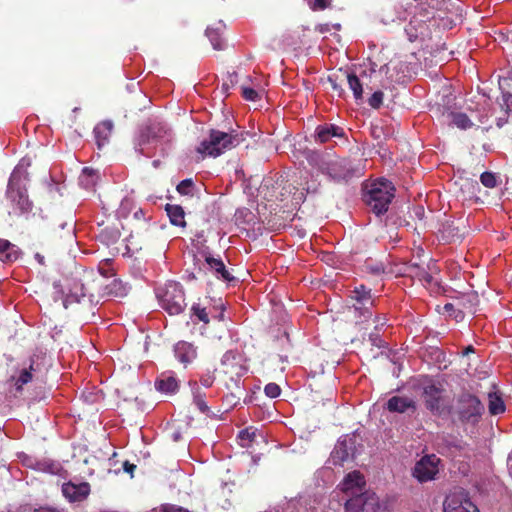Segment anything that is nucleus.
Masks as SVG:
<instances>
[{
    "mask_svg": "<svg viewBox=\"0 0 512 512\" xmlns=\"http://www.w3.org/2000/svg\"><path fill=\"white\" fill-rule=\"evenodd\" d=\"M345 75L348 86L353 92L355 101H361L363 99V82L355 73H346Z\"/></svg>",
    "mask_w": 512,
    "mask_h": 512,
    "instance_id": "obj_29",
    "label": "nucleus"
},
{
    "mask_svg": "<svg viewBox=\"0 0 512 512\" xmlns=\"http://www.w3.org/2000/svg\"><path fill=\"white\" fill-rule=\"evenodd\" d=\"M384 94L382 91H375L368 99V104L373 109H379L383 104Z\"/></svg>",
    "mask_w": 512,
    "mask_h": 512,
    "instance_id": "obj_41",
    "label": "nucleus"
},
{
    "mask_svg": "<svg viewBox=\"0 0 512 512\" xmlns=\"http://www.w3.org/2000/svg\"><path fill=\"white\" fill-rule=\"evenodd\" d=\"M472 352H474V347L472 345H469L464 349L463 355H468L469 353H472Z\"/></svg>",
    "mask_w": 512,
    "mask_h": 512,
    "instance_id": "obj_57",
    "label": "nucleus"
},
{
    "mask_svg": "<svg viewBox=\"0 0 512 512\" xmlns=\"http://www.w3.org/2000/svg\"><path fill=\"white\" fill-rule=\"evenodd\" d=\"M349 450L346 442H338L331 453V459L334 465H342L349 458Z\"/></svg>",
    "mask_w": 512,
    "mask_h": 512,
    "instance_id": "obj_32",
    "label": "nucleus"
},
{
    "mask_svg": "<svg viewBox=\"0 0 512 512\" xmlns=\"http://www.w3.org/2000/svg\"><path fill=\"white\" fill-rule=\"evenodd\" d=\"M481 183L487 188H495L499 185V177L492 172H483L480 176Z\"/></svg>",
    "mask_w": 512,
    "mask_h": 512,
    "instance_id": "obj_37",
    "label": "nucleus"
},
{
    "mask_svg": "<svg viewBox=\"0 0 512 512\" xmlns=\"http://www.w3.org/2000/svg\"><path fill=\"white\" fill-rule=\"evenodd\" d=\"M20 256L18 247L6 239H0V260L2 262H15Z\"/></svg>",
    "mask_w": 512,
    "mask_h": 512,
    "instance_id": "obj_24",
    "label": "nucleus"
},
{
    "mask_svg": "<svg viewBox=\"0 0 512 512\" xmlns=\"http://www.w3.org/2000/svg\"><path fill=\"white\" fill-rule=\"evenodd\" d=\"M449 118L451 119V123L459 129L466 130L473 126L470 118L462 112H450Z\"/></svg>",
    "mask_w": 512,
    "mask_h": 512,
    "instance_id": "obj_34",
    "label": "nucleus"
},
{
    "mask_svg": "<svg viewBox=\"0 0 512 512\" xmlns=\"http://www.w3.org/2000/svg\"><path fill=\"white\" fill-rule=\"evenodd\" d=\"M502 99L503 103L501 104V106L508 113L512 109V94L508 92L503 93Z\"/></svg>",
    "mask_w": 512,
    "mask_h": 512,
    "instance_id": "obj_45",
    "label": "nucleus"
},
{
    "mask_svg": "<svg viewBox=\"0 0 512 512\" xmlns=\"http://www.w3.org/2000/svg\"><path fill=\"white\" fill-rule=\"evenodd\" d=\"M221 367L223 373L230 378L237 389V393H231V395L240 398L242 394L240 379L247 372L243 355L235 350L226 351L221 359Z\"/></svg>",
    "mask_w": 512,
    "mask_h": 512,
    "instance_id": "obj_4",
    "label": "nucleus"
},
{
    "mask_svg": "<svg viewBox=\"0 0 512 512\" xmlns=\"http://www.w3.org/2000/svg\"><path fill=\"white\" fill-rule=\"evenodd\" d=\"M161 307L170 315H178L183 312L186 303L183 288L178 283H169L160 296Z\"/></svg>",
    "mask_w": 512,
    "mask_h": 512,
    "instance_id": "obj_7",
    "label": "nucleus"
},
{
    "mask_svg": "<svg viewBox=\"0 0 512 512\" xmlns=\"http://www.w3.org/2000/svg\"><path fill=\"white\" fill-rule=\"evenodd\" d=\"M163 512H189L188 510L184 508H176L174 506H166L163 508Z\"/></svg>",
    "mask_w": 512,
    "mask_h": 512,
    "instance_id": "obj_52",
    "label": "nucleus"
},
{
    "mask_svg": "<svg viewBox=\"0 0 512 512\" xmlns=\"http://www.w3.org/2000/svg\"><path fill=\"white\" fill-rule=\"evenodd\" d=\"M237 128H239L237 126ZM247 132L230 128L228 132L211 129L209 140L200 143L197 151L201 154L217 157L226 150L237 147L246 140Z\"/></svg>",
    "mask_w": 512,
    "mask_h": 512,
    "instance_id": "obj_2",
    "label": "nucleus"
},
{
    "mask_svg": "<svg viewBox=\"0 0 512 512\" xmlns=\"http://www.w3.org/2000/svg\"><path fill=\"white\" fill-rule=\"evenodd\" d=\"M327 173L337 182H346L355 175V169L349 159L342 158L331 161L327 166Z\"/></svg>",
    "mask_w": 512,
    "mask_h": 512,
    "instance_id": "obj_13",
    "label": "nucleus"
},
{
    "mask_svg": "<svg viewBox=\"0 0 512 512\" xmlns=\"http://www.w3.org/2000/svg\"><path fill=\"white\" fill-rule=\"evenodd\" d=\"M99 178L100 176L98 170H95L91 167H84L79 176V183L83 188L92 190L96 186Z\"/></svg>",
    "mask_w": 512,
    "mask_h": 512,
    "instance_id": "obj_26",
    "label": "nucleus"
},
{
    "mask_svg": "<svg viewBox=\"0 0 512 512\" xmlns=\"http://www.w3.org/2000/svg\"><path fill=\"white\" fill-rule=\"evenodd\" d=\"M453 307V304H446L445 305V308L448 310V309H451Z\"/></svg>",
    "mask_w": 512,
    "mask_h": 512,
    "instance_id": "obj_59",
    "label": "nucleus"
},
{
    "mask_svg": "<svg viewBox=\"0 0 512 512\" xmlns=\"http://www.w3.org/2000/svg\"><path fill=\"white\" fill-rule=\"evenodd\" d=\"M169 134L166 125L157 121H150L144 125L135 142V149L142 155L150 156V152L146 151L149 145H156L160 140Z\"/></svg>",
    "mask_w": 512,
    "mask_h": 512,
    "instance_id": "obj_5",
    "label": "nucleus"
},
{
    "mask_svg": "<svg viewBox=\"0 0 512 512\" xmlns=\"http://www.w3.org/2000/svg\"><path fill=\"white\" fill-rule=\"evenodd\" d=\"M7 197L13 205L15 214L22 215L31 212L33 203L29 200L26 188L21 186L15 173L9 179Z\"/></svg>",
    "mask_w": 512,
    "mask_h": 512,
    "instance_id": "obj_6",
    "label": "nucleus"
},
{
    "mask_svg": "<svg viewBox=\"0 0 512 512\" xmlns=\"http://www.w3.org/2000/svg\"><path fill=\"white\" fill-rule=\"evenodd\" d=\"M386 409L393 413H404L408 410L414 412L416 410V403L408 397L393 396L387 401Z\"/></svg>",
    "mask_w": 512,
    "mask_h": 512,
    "instance_id": "obj_21",
    "label": "nucleus"
},
{
    "mask_svg": "<svg viewBox=\"0 0 512 512\" xmlns=\"http://www.w3.org/2000/svg\"><path fill=\"white\" fill-rule=\"evenodd\" d=\"M329 82L331 83V86H332V89L336 92H338V95L339 96H342L343 93H344V90L343 88L335 81L332 79V77H329Z\"/></svg>",
    "mask_w": 512,
    "mask_h": 512,
    "instance_id": "obj_48",
    "label": "nucleus"
},
{
    "mask_svg": "<svg viewBox=\"0 0 512 512\" xmlns=\"http://www.w3.org/2000/svg\"><path fill=\"white\" fill-rule=\"evenodd\" d=\"M134 218L137 219V220H140V219L144 218V211L141 208H138L134 212Z\"/></svg>",
    "mask_w": 512,
    "mask_h": 512,
    "instance_id": "obj_55",
    "label": "nucleus"
},
{
    "mask_svg": "<svg viewBox=\"0 0 512 512\" xmlns=\"http://www.w3.org/2000/svg\"><path fill=\"white\" fill-rule=\"evenodd\" d=\"M312 11H323L331 8L333 0H305Z\"/></svg>",
    "mask_w": 512,
    "mask_h": 512,
    "instance_id": "obj_38",
    "label": "nucleus"
},
{
    "mask_svg": "<svg viewBox=\"0 0 512 512\" xmlns=\"http://www.w3.org/2000/svg\"><path fill=\"white\" fill-rule=\"evenodd\" d=\"M467 297H468V302L470 304L466 305V303H463V305H462L463 307H473L474 306L473 301H478L477 295L475 293H472V294L468 295Z\"/></svg>",
    "mask_w": 512,
    "mask_h": 512,
    "instance_id": "obj_53",
    "label": "nucleus"
},
{
    "mask_svg": "<svg viewBox=\"0 0 512 512\" xmlns=\"http://www.w3.org/2000/svg\"><path fill=\"white\" fill-rule=\"evenodd\" d=\"M34 512H62L56 508H50V507H40L38 509H35Z\"/></svg>",
    "mask_w": 512,
    "mask_h": 512,
    "instance_id": "obj_54",
    "label": "nucleus"
},
{
    "mask_svg": "<svg viewBox=\"0 0 512 512\" xmlns=\"http://www.w3.org/2000/svg\"><path fill=\"white\" fill-rule=\"evenodd\" d=\"M174 356L184 366L192 363L197 357L196 347L186 341H178L174 345Z\"/></svg>",
    "mask_w": 512,
    "mask_h": 512,
    "instance_id": "obj_16",
    "label": "nucleus"
},
{
    "mask_svg": "<svg viewBox=\"0 0 512 512\" xmlns=\"http://www.w3.org/2000/svg\"><path fill=\"white\" fill-rule=\"evenodd\" d=\"M264 392L269 398H276L280 395L281 389L276 383H268L264 388Z\"/></svg>",
    "mask_w": 512,
    "mask_h": 512,
    "instance_id": "obj_43",
    "label": "nucleus"
},
{
    "mask_svg": "<svg viewBox=\"0 0 512 512\" xmlns=\"http://www.w3.org/2000/svg\"><path fill=\"white\" fill-rule=\"evenodd\" d=\"M35 469L41 472L56 475L62 470V466L59 462L55 460L43 458L41 460L36 461Z\"/></svg>",
    "mask_w": 512,
    "mask_h": 512,
    "instance_id": "obj_30",
    "label": "nucleus"
},
{
    "mask_svg": "<svg viewBox=\"0 0 512 512\" xmlns=\"http://www.w3.org/2000/svg\"><path fill=\"white\" fill-rule=\"evenodd\" d=\"M194 187V182L192 179H184L182 180L176 187V190L181 195H192V190Z\"/></svg>",
    "mask_w": 512,
    "mask_h": 512,
    "instance_id": "obj_39",
    "label": "nucleus"
},
{
    "mask_svg": "<svg viewBox=\"0 0 512 512\" xmlns=\"http://www.w3.org/2000/svg\"><path fill=\"white\" fill-rule=\"evenodd\" d=\"M440 459L434 455H425L416 462L412 475L420 482L431 481L439 472Z\"/></svg>",
    "mask_w": 512,
    "mask_h": 512,
    "instance_id": "obj_10",
    "label": "nucleus"
},
{
    "mask_svg": "<svg viewBox=\"0 0 512 512\" xmlns=\"http://www.w3.org/2000/svg\"><path fill=\"white\" fill-rule=\"evenodd\" d=\"M132 206L133 201L130 198H124L117 210L118 217L126 218L129 215Z\"/></svg>",
    "mask_w": 512,
    "mask_h": 512,
    "instance_id": "obj_40",
    "label": "nucleus"
},
{
    "mask_svg": "<svg viewBox=\"0 0 512 512\" xmlns=\"http://www.w3.org/2000/svg\"><path fill=\"white\" fill-rule=\"evenodd\" d=\"M165 210L169 217L170 223L174 226L184 228L186 226L185 212L180 205L166 204Z\"/></svg>",
    "mask_w": 512,
    "mask_h": 512,
    "instance_id": "obj_27",
    "label": "nucleus"
},
{
    "mask_svg": "<svg viewBox=\"0 0 512 512\" xmlns=\"http://www.w3.org/2000/svg\"><path fill=\"white\" fill-rule=\"evenodd\" d=\"M466 500L468 499L461 493H451L447 495L443 502V512H453V510L463 505Z\"/></svg>",
    "mask_w": 512,
    "mask_h": 512,
    "instance_id": "obj_31",
    "label": "nucleus"
},
{
    "mask_svg": "<svg viewBox=\"0 0 512 512\" xmlns=\"http://www.w3.org/2000/svg\"><path fill=\"white\" fill-rule=\"evenodd\" d=\"M402 275L417 279L424 284H431L433 281L432 275L429 273L428 268L418 263H407L402 268Z\"/></svg>",
    "mask_w": 512,
    "mask_h": 512,
    "instance_id": "obj_18",
    "label": "nucleus"
},
{
    "mask_svg": "<svg viewBox=\"0 0 512 512\" xmlns=\"http://www.w3.org/2000/svg\"><path fill=\"white\" fill-rule=\"evenodd\" d=\"M363 271L372 275H381L385 273V266L382 262L369 258L363 265Z\"/></svg>",
    "mask_w": 512,
    "mask_h": 512,
    "instance_id": "obj_36",
    "label": "nucleus"
},
{
    "mask_svg": "<svg viewBox=\"0 0 512 512\" xmlns=\"http://www.w3.org/2000/svg\"><path fill=\"white\" fill-rule=\"evenodd\" d=\"M254 437H255V433L254 432H250L248 429L242 430L239 433V438L241 440L252 441Z\"/></svg>",
    "mask_w": 512,
    "mask_h": 512,
    "instance_id": "obj_47",
    "label": "nucleus"
},
{
    "mask_svg": "<svg viewBox=\"0 0 512 512\" xmlns=\"http://www.w3.org/2000/svg\"><path fill=\"white\" fill-rule=\"evenodd\" d=\"M215 380L214 373L207 372L206 374L201 375L200 377V383L206 387L209 388L213 385Z\"/></svg>",
    "mask_w": 512,
    "mask_h": 512,
    "instance_id": "obj_44",
    "label": "nucleus"
},
{
    "mask_svg": "<svg viewBox=\"0 0 512 512\" xmlns=\"http://www.w3.org/2000/svg\"><path fill=\"white\" fill-rule=\"evenodd\" d=\"M99 233L97 237L106 245L115 244L121 237L120 229L114 224H99Z\"/></svg>",
    "mask_w": 512,
    "mask_h": 512,
    "instance_id": "obj_23",
    "label": "nucleus"
},
{
    "mask_svg": "<svg viewBox=\"0 0 512 512\" xmlns=\"http://www.w3.org/2000/svg\"><path fill=\"white\" fill-rule=\"evenodd\" d=\"M334 28H335V29H337V30H339V29L341 28V25H340V24H335V25H334Z\"/></svg>",
    "mask_w": 512,
    "mask_h": 512,
    "instance_id": "obj_60",
    "label": "nucleus"
},
{
    "mask_svg": "<svg viewBox=\"0 0 512 512\" xmlns=\"http://www.w3.org/2000/svg\"><path fill=\"white\" fill-rule=\"evenodd\" d=\"M340 488L346 496L365 493L366 481L360 471L348 473L340 483Z\"/></svg>",
    "mask_w": 512,
    "mask_h": 512,
    "instance_id": "obj_14",
    "label": "nucleus"
},
{
    "mask_svg": "<svg viewBox=\"0 0 512 512\" xmlns=\"http://www.w3.org/2000/svg\"><path fill=\"white\" fill-rule=\"evenodd\" d=\"M113 130V123L111 121H102L99 124H97L94 128V136L96 139V143L98 148H101L104 146L112 133Z\"/></svg>",
    "mask_w": 512,
    "mask_h": 512,
    "instance_id": "obj_25",
    "label": "nucleus"
},
{
    "mask_svg": "<svg viewBox=\"0 0 512 512\" xmlns=\"http://www.w3.org/2000/svg\"><path fill=\"white\" fill-rule=\"evenodd\" d=\"M112 285H113L114 287H116V286H120V285H121V283H120V282H118L117 280H114V281H113V283H112Z\"/></svg>",
    "mask_w": 512,
    "mask_h": 512,
    "instance_id": "obj_58",
    "label": "nucleus"
},
{
    "mask_svg": "<svg viewBox=\"0 0 512 512\" xmlns=\"http://www.w3.org/2000/svg\"><path fill=\"white\" fill-rule=\"evenodd\" d=\"M93 285L94 281L87 285L80 282H75L70 294H68L64 300L65 308H67L68 304L73 303H97L98 300L95 299L94 293L91 292Z\"/></svg>",
    "mask_w": 512,
    "mask_h": 512,
    "instance_id": "obj_12",
    "label": "nucleus"
},
{
    "mask_svg": "<svg viewBox=\"0 0 512 512\" xmlns=\"http://www.w3.org/2000/svg\"><path fill=\"white\" fill-rule=\"evenodd\" d=\"M409 41H414L412 36H409Z\"/></svg>",
    "mask_w": 512,
    "mask_h": 512,
    "instance_id": "obj_61",
    "label": "nucleus"
},
{
    "mask_svg": "<svg viewBox=\"0 0 512 512\" xmlns=\"http://www.w3.org/2000/svg\"><path fill=\"white\" fill-rule=\"evenodd\" d=\"M485 412V406L480 398L470 390L462 389L453 397L448 414L461 424H477Z\"/></svg>",
    "mask_w": 512,
    "mask_h": 512,
    "instance_id": "obj_1",
    "label": "nucleus"
},
{
    "mask_svg": "<svg viewBox=\"0 0 512 512\" xmlns=\"http://www.w3.org/2000/svg\"><path fill=\"white\" fill-rule=\"evenodd\" d=\"M488 401V409L491 415H498L505 411L504 401L496 392L488 394Z\"/></svg>",
    "mask_w": 512,
    "mask_h": 512,
    "instance_id": "obj_33",
    "label": "nucleus"
},
{
    "mask_svg": "<svg viewBox=\"0 0 512 512\" xmlns=\"http://www.w3.org/2000/svg\"><path fill=\"white\" fill-rule=\"evenodd\" d=\"M351 299L354 301L353 306L355 310L362 311L364 317H371V307L374 305V298L371 294V289L367 288L364 284L356 286L351 291Z\"/></svg>",
    "mask_w": 512,
    "mask_h": 512,
    "instance_id": "obj_11",
    "label": "nucleus"
},
{
    "mask_svg": "<svg viewBox=\"0 0 512 512\" xmlns=\"http://www.w3.org/2000/svg\"><path fill=\"white\" fill-rule=\"evenodd\" d=\"M242 97L247 101H257L260 99L259 93L253 88L242 87Z\"/></svg>",
    "mask_w": 512,
    "mask_h": 512,
    "instance_id": "obj_42",
    "label": "nucleus"
},
{
    "mask_svg": "<svg viewBox=\"0 0 512 512\" xmlns=\"http://www.w3.org/2000/svg\"><path fill=\"white\" fill-rule=\"evenodd\" d=\"M35 259L37 260V262L40 264V265H44L45 264V258L43 255H41L40 253H36L35 254Z\"/></svg>",
    "mask_w": 512,
    "mask_h": 512,
    "instance_id": "obj_56",
    "label": "nucleus"
},
{
    "mask_svg": "<svg viewBox=\"0 0 512 512\" xmlns=\"http://www.w3.org/2000/svg\"><path fill=\"white\" fill-rule=\"evenodd\" d=\"M394 191L392 182L386 179L377 180L365 195V202L376 215L384 214L394 198Z\"/></svg>",
    "mask_w": 512,
    "mask_h": 512,
    "instance_id": "obj_3",
    "label": "nucleus"
},
{
    "mask_svg": "<svg viewBox=\"0 0 512 512\" xmlns=\"http://www.w3.org/2000/svg\"><path fill=\"white\" fill-rule=\"evenodd\" d=\"M34 371L35 368L33 360H30L28 366L16 369L15 372L6 380L5 385L7 386V395L14 398L21 396L24 385L32 382L34 378Z\"/></svg>",
    "mask_w": 512,
    "mask_h": 512,
    "instance_id": "obj_8",
    "label": "nucleus"
},
{
    "mask_svg": "<svg viewBox=\"0 0 512 512\" xmlns=\"http://www.w3.org/2000/svg\"><path fill=\"white\" fill-rule=\"evenodd\" d=\"M205 262L209 268L215 272L218 279H222L226 282H232L235 280L234 276L226 269L224 262L220 258H214L211 255L205 257Z\"/></svg>",
    "mask_w": 512,
    "mask_h": 512,
    "instance_id": "obj_22",
    "label": "nucleus"
},
{
    "mask_svg": "<svg viewBox=\"0 0 512 512\" xmlns=\"http://www.w3.org/2000/svg\"><path fill=\"white\" fill-rule=\"evenodd\" d=\"M236 77H237L236 73H233V74H231V75L229 76V78H230V84H228V83H226V82L222 84V91H223L224 93H227V92L229 91L230 86L234 84Z\"/></svg>",
    "mask_w": 512,
    "mask_h": 512,
    "instance_id": "obj_49",
    "label": "nucleus"
},
{
    "mask_svg": "<svg viewBox=\"0 0 512 512\" xmlns=\"http://www.w3.org/2000/svg\"><path fill=\"white\" fill-rule=\"evenodd\" d=\"M315 31L319 32V33H327L330 31V25L325 23V24H319L315 27Z\"/></svg>",
    "mask_w": 512,
    "mask_h": 512,
    "instance_id": "obj_51",
    "label": "nucleus"
},
{
    "mask_svg": "<svg viewBox=\"0 0 512 512\" xmlns=\"http://www.w3.org/2000/svg\"><path fill=\"white\" fill-rule=\"evenodd\" d=\"M194 403L202 413H206L209 410L206 402L200 396H195Z\"/></svg>",
    "mask_w": 512,
    "mask_h": 512,
    "instance_id": "obj_46",
    "label": "nucleus"
},
{
    "mask_svg": "<svg viewBox=\"0 0 512 512\" xmlns=\"http://www.w3.org/2000/svg\"><path fill=\"white\" fill-rule=\"evenodd\" d=\"M344 136V129L334 124L319 125L314 134L315 141L319 143H326L333 137L343 138Z\"/></svg>",
    "mask_w": 512,
    "mask_h": 512,
    "instance_id": "obj_19",
    "label": "nucleus"
},
{
    "mask_svg": "<svg viewBox=\"0 0 512 512\" xmlns=\"http://www.w3.org/2000/svg\"><path fill=\"white\" fill-rule=\"evenodd\" d=\"M123 469H124L125 472H127V473L132 475L134 470L136 469V465L132 464V463H129L128 461H125L123 463Z\"/></svg>",
    "mask_w": 512,
    "mask_h": 512,
    "instance_id": "obj_50",
    "label": "nucleus"
},
{
    "mask_svg": "<svg viewBox=\"0 0 512 512\" xmlns=\"http://www.w3.org/2000/svg\"><path fill=\"white\" fill-rule=\"evenodd\" d=\"M206 36L210 40V42L215 50L223 49V39H222V33L220 31V28L208 27L206 29Z\"/></svg>",
    "mask_w": 512,
    "mask_h": 512,
    "instance_id": "obj_35",
    "label": "nucleus"
},
{
    "mask_svg": "<svg viewBox=\"0 0 512 512\" xmlns=\"http://www.w3.org/2000/svg\"><path fill=\"white\" fill-rule=\"evenodd\" d=\"M225 307L221 304V307H213L208 310V307H202L200 304H194L191 307L192 315L195 316L198 321L208 324L210 322L209 315L214 319L222 321L224 319Z\"/></svg>",
    "mask_w": 512,
    "mask_h": 512,
    "instance_id": "obj_17",
    "label": "nucleus"
},
{
    "mask_svg": "<svg viewBox=\"0 0 512 512\" xmlns=\"http://www.w3.org/2000/svg\"><path fill=\"white\" fill-rule=\"evenodd\" d=\"M155 387L158 391L173 394L179 389V381L172 372H163L155 381Z\"/></svg>",
    "mask_w": 512,
    "mask_h": 512,
    "instance_id": "obj_20",
    "label": "nucleus"
},
{
    "mask_svg": "<svg viewBox=\"0 0 512 512\" xmlns=\"http://www.w3.org/2000/svg\"><path fill=\"white\" fill-rule=\"evenodd\" d=\"M444 392L445 389L436 384L427 385L423 389L425 407L434 415L441 416L448 413L450 405H446Z\"/></svg>",
    "mask_w": 512,
    "mask_h": 512,
    "instance_id": "obj_9",
    "label": "nucleus"
},
{
    "mask_svg": "<svg viewBox=\"0 0 512 512\" xmlns=\"http://www.w3.org/2000/svg\"><path fill=\"white\" fill-rule=\"evenodd\" d=\"M348 497L345 502V512H362L366 504V492Z\"/></svg>",
    "mask_w": 512,
    "mask_h": 512,
    "instance_id": "obj_28",
    "label": "nucleus"
},
{
    "mask_svg": "<svg viewBox=\"0 0 512 512\" xmlns=\"http://www.w3.org/2000/svg\"><path fill=\"white\" fill-rule=\"evenodd\" d=\"M62 492L70 501H82L89 495L90 485L87 482H81L79 484L67 482L63 484Z\"/></svg>",
    "mask_w": 512,
    "mask_h": 512,
    "instance_id": "obj_15",
    "label": "nucleus"
}]
</instances>
